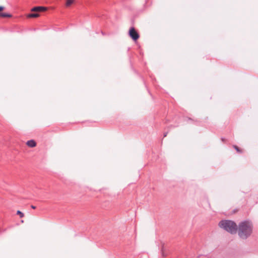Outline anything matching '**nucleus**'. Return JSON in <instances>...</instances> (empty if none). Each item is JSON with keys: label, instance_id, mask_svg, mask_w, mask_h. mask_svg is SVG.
<instances>
[{"label": "nucleus", "instance_id": "obj_11", "mask_svg": "<svg viewBox=\"0 0 258 258\" xmlns=\"http://www.w3.org/2000/svg\"><path fill=\"white\" fill-rule=\"evenodd\" d=\"M4 10V7L0 6V11Z\"/></svg>", "mask_w": 258, "mask_h": 258}, {"label": "nucleus", "instance_id": "obj_12", "mask_svg": "<svg viewBox=\"0 0 258 258\" xmlns=\"http://www.w3.org/2000/svg\"><path fill=\"white\" fill-rule=\"evenodd\" d=\"M31 208H32V209H35L36 208V207H35V206H34L32 205V206H31Z\"/></svg>", "mask_w": 258, "mask_h": 258}, {"label": "nucleus", "instance_id": "obj_10", "mask_svg": "<svg viewBox=\"0 0 258 258\" xmlns=\"http://www.w3.org/2000/svg\"><path fill=\"white\" fill-rule=\"evenodd\" d=\"M234 148L235 149V150L237 151L238 153H241L240 150L239 149V148L236 146H234Z\"/></svg>", "mask_w": 258, "mask_h": 258}, {"label": "nucleus", "instance_id": "obj_8", "mask_svg": "<svg viewBox=\"0 0 258 258\" xmlns=\"http://www.w3.org/2000/svg\"><path fill=\"white\" fill-rule=\"evenodd\" d=\"M74 1V0H67L66 2V6L69 7L73 3Z\"/></svg>", "mask_w": 258, "mask_h": 258}, {"label": "nucleus", "instance_id": "obj_2", "mask_svg": "<svg viewBox=\"0 0 258 258\" xmlns=\"http://www.w3.org/2000/svg\"><path fill=\"white\" fill-rule=\"evenodd\" d=\"M219 226L220 228L231 234H235L237 232V226L233 221L222 220L219 223Z\"/></svg>", "mask_w": 258, "mask_h": 258}, {"label": "nucleus", "instance_id": "obj_6", "mask_svg": "<svg viewBox=\"0 0 258 258\" xmlns=\"http://www.w3.org/2000/svg\"><path fill=\"white\" fill-rule=\"evenodd\" d=\"M39 16V14L37 13L30 14L28 15V17L29 18H36Z\"/></svg>", "mask_w": 258, "mask_h": 258}, {"label": "nucleus", "instance_id": "obj_5", "mask_svg": "<svg viewBox=\"0 0 258 258\" xmlns=\"http://www.w3.org/2000/svg\"><path fill=\"white\" fill-rule=\"evenodd\" d=\"M26 145L30 147L33 148L36 146V143L34 140H31L27 142Z\"/></svg>", "mask_w": 258, "mask_h": 258}, {"label": "nucleus", "instance_id": "obj_4", "mask_svg": "<svg viewBox=\"0 0 258 258\" xmlns=\"http://www.w3.org/2000/svg\"><path fill=\"white\" fill-rule=\"evenodd\" d=\"M47 10L46 7H34L31 11L33 12H37V11H44Z\"/></svg>", "mask_w": 258, "mask_h": 258}, {"label": "nucleus", "instance_id": "obj_13", "mask_svg": "<svg viewBox=\"0 0 258 258\" xmlns=\"http://www.w3.org/2000/svg\"><path fill=\"white\" fill-rule=\"evenodd\" d=\"M166 136H167V133L164 134V137H166Z\"/></svg>", "mask_w": 258, "mask_h": 258}, {"label": "nucleus", "instance_id": "obj_9", "mask_svg": "<svg viewBox=\"0 0 258 258\" xmlns=\"http://www.w3.org/2000/svg\"><path fill=\"white\" fill-rule=\"evenodd\" d=\"M17 214L18 215H20V217L21 218H22V217H24V214H23V213H22L21 211H18L17 212Z\"/></svg>", "mask_w": 258, "mask_h": 258}, {"label": "nucleus", "instance_id": "obj_7", "mask_svg": "<svg viewBox=\"0 0 258 258\" xmlns=\"http://www.w3.org/2000/svg\"><path fill=\"white\" fill-rule=\"evenodd\" d=\"M12 16L10 14L7 13H1L0 17H11Z\"/></svg>", "mask_w": 258, "mask_h": 258}, {"label": "nucleus", "instance_id": "obj_3", "mask_svg": "<svg viewBox=\"0 0 258 258\" xmlns=\"http://www.w3.org/2000/svg\"><path fill=\"white\" fill-rule=\"evenodd\" d=\"M129 35L133 40L136 41L139 38V35L134 27H132L129 30Z\"/></svg>", "mask_w": 258, "mask_h": 258}, {"label": "nucleus", "instance_id": "obj_1", "mask_svg": "<svg viewBox=\"0 0 258 258\" xmlns=\"http://www.w3.org/2000/svg\"><path fill=\"white\" fill-rule=\"evenodd\" d=\"M237 231L240 238L245 239L252 233V223L248 221H242L239 224Z\"/></svg>", "mask_w": 258, "mask_h": 258}]
</instances>
